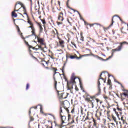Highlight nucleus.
Returning <instances> with one entry per match:
<instances>
[{
  "mask_svg": "<svg viewBox=\"0 0 128 128\" xmlns=\"http://www.w3.org/2000/svg\"><path fill=\"white\" fill-rule=\"evenodd\" d=\"M62 75H63L64 78L65 80V82H66L67 84L68 82H70L68 80V78H66V74H62Z\"/></svg>",
  "mask_w": 128,
  "mask_h": 128,
  "instance_id": "393cba45",
  "label": "nucleus"
},
{
  "mask_svg": "<svg viewBox=\"0 0 128 128\" xmlns=\"http://www.w3.org/2000/svg\"><path fill=\"white\" fill-rule=\"evenodd\" d=\"M110 114V110H108L107 111V116H108Z\"/></svg>",
  "mask_w": 128,
  "mask_h": 128,
  "instance_id": "79ce46f5",
  "label": "nucleus"
},
{
  "mask_svg": "<svg viewBox=\"0 0 128 128\" xmlns=\"http://www.w3.org/2000/svg\"><path fill=\"white\" fill-rule=\"evenodd\" d=\"M66 60H68V58H70L71 60H74V58H76V60H80L81 58L80 57H78L76 56H72L70 54H67L66 55Z\"/></svg>",
  "mask_w": 128,
  "mask_h": 128,
  "instance_id": "6e6552de",
  "label": "nucleus"
},
{
  "mask_svg": "<svg viewBox=\"0 0 128 128\" xmlns=\"http://www.w3.org/2000/svg\"><path fill=\"white\" fill-rule=\"evenodd\" d=\"M52 70L54 72V76H56V71L58 70V69L56 68H52Z\"/></svg>",
  "mask_w": 128,
  "mask_h": 128,
  "instance_id": "412c9836",
  "label": "nucleus"
},
{
  "mask_svg": "<svg viewBox=\"0 0 128 128\" xmlns=\"http://www.w3.org/2000/svg\"><path fill=\"white\" fill-rule=\"evenodd\" d=\"M58 26H60V24H62V22H57Z\"/></svg>",
  "mask_w": 128,
  "mask_h": 128,
  "instance_id": "de8ad7c7",
  "label": "nucleus"
},
{
  "mask_svg": "<svg viewBox=\"0 0 128 128\" xmlns=\"http://www.w3.org/2000/svg\"><path fill=\"white\" fill-rule=\"evenodd\" d=\"M45 68H46V70H48V66H46Z\"/></svg>",
  "mask_w": 128,
  "mask_h": 128,
  "instance_id": "69168bd1",
  "label": "nucleus"
},
{
  "mask_svg": "<svg viewBox=\"0 0 128 128\" xmlns=\"http://www.w3.org/2000/svg\"><path fill=\"white\" fill-rule=\"evenodd\" d=\"M108 104V106L106 107L108 110H110V103H107Z\"/></svg>",
  "mask_w": 128,
  "mask_h": 128,
  "instance_id": "f704fd0d",
  "label": "nucleus"
},
{
  "mask_svg": "<svg viewBox=\"0 0 128 128\" xmlns=\"http://www.w3.org/2000/svg\"><path fill=\"white\" fill-rule=\"evenodd\" d=\"M112 118L115 122L118 123V121H116V116H114V115H112Z\"/></svg>",
  "mask_w": 128,
  "mask_h": 128,
  "instance_id": "a878e982",
  "label": "nucleus"
},
{
  "mask_svg": "<svg viewBox=\"0 0 128 128\" xmlns=\"http://www.w3.org/2000/svg\"><path fill=\"white\" fill-rule=\"evenodd\" d=\"M41 22H42L43 24H46V20H41Z\"/></svg>",
  "mask_w": 128,
  "mask_h": 128,
  "instance_id": "c9c22d12",
  "label": "nucleus"
},
{
  "mask_svg": "<svg viewBox=\"0 0 128 128\" xmlns=\"http://www.w3.org/2000/svg\"><path fill=\"white\" fill-rule=\"evenodd\" d=\"M59 16H64V13H62V12H61Z\"/></svg>",
  "mask_w": 128,
  "mask_h": 128,
  "instance_id": "603ef678",
  "label": "nucleus"
},
{
  "mask_svg": "<svg viewBox=\"0 0 128 128\" xmlns=\"http://www.w3.org/2000/svg\"><path fill=\"white\" fill-rule=\"evenodd\" d=\"M71 10H74V12H78V14H79V16L80 18V20H83V22H84V24H85V26H86V24L88 25V23L86 22L84 20V19L82 18V15H80V12H78V11L76 10H74L73 8H71Z\"/></svg>",
  "mask_w": 128,
  "mask_h": 128,
  "instance_id": "1a4fd4ad",
  "label": "nucleus"
},
{
  "mask_svg": "<svg viewBox=\"0 0 128 128\" xmlns=\"http://www.w3.org/2000/svg\"><path fill=\"white\" fill-rule=\"evenodd\" d=\"M62 107L61 106L60 107V114L62 124H65L66 122V116L62 115Z\"/></svg>",
  "mask_w": 128,
  "mask_h": 128,
  "instance_id": "39448f33",
  "label": "nucleus"
},
{
  "mask_svg": "<svg viewBox=\"0 0 128 128\" xmlns=\"http://www.w3.org/2000/svg\"><path fill=\"white\" fill-rule=\"evenodd\" d=\"M40 32H42V30H44V28H42V26H40Z\"/></svg>",
  "mask_w": 128,
  "mask_h": 128,
  "instance_id": "2f4dec72",
  "label": "nucleus"
},
{
  "mask_svg": "<svg viewBox=\"0 0 128 128\" xmlns=\"http://www.w3.org/2000/svg\"><path fill=\"white\" fill-rule=\"evenodd\" d=\"M30 2V5L32 6V0H29Z\"/></svg>",
  "mask_w": 128,
  "mask_h": 128,
  "instance_id": "864d4df0",
  "label": "nucleus"
},
{
  "mask_svg": "<svg viewBox=\"0 0 128 128\" xmlns=\"http://www.w3.org/2000/svg\"><path fill=\"white\" fill-rule=\"evenodd\" d=\"M32 108H30V111H29L30 116V114H31L30 110H32Z\"/></svg>",
  "mask_w": 128,
  "mask_h": 128,
  "instance_id": "6e6d98bb",
  "label": "nucleus"
},
{
  "mask_svg": "<svg viewBox=\"0 0 128 128\" xmlns=\"http://www.w3.org/2000/svg\"><path fill=\"white\" fill-rule=\"evenodd\" d=\"M102 72L101 74H100V77L98 78V95L100 94L102 92L100 90V80H102L104 82H106V80L102 78Z\"/></svg>",
  "mask_w": 128,
  "mask_h": 128,
  "instance_id": "423d86ee",
  "label": "nucleus"
},
{
  "mask_svg": "<svg viewBox=\"0 0 128 128\" xmlns=\"http://www.w3.org/2000/svg\"><path fill=\"white\" fill-rule=\"evenodd\" d=\"M25 43L26 44V46H28V51L30 52H32V50H30V48H32V46H30L29 44H28V42H26V41H25Z\"/></svg>",
  "mask_w": 128,
  "mask_h": 128,
  "instance_id": "6ab92c4d",
  "label": "nucleus"
},
{
  "mask_svg": "<svg viewBox=\"0 0 128 128\" xmlns=\"http://www.w3.org/2000/svg\"><path fill=\"white\" fill-rule=\"evenodd\" d=\"M38 48L39 50H44V48L42 47L41 46H38Z\"/></svg>",
  "mask_w": 128,
  "mask_h": 128,
  "instance_id": "72a5a7b5",
  "label": "nucleus"
},
{
  "mask_svg": "<svg viewBox=\"0 0 128 128\" xmlns=\"http://www.w3.org/2000/svg\"><path fill=\"white\" fill-rule=\"evenodd\" d=\"M75 80H76V76H72L70 82H68L67 83L68 89L70 90L71 94H72V88H74L72 86L74 84H76Z\"/></svg>",
  "mask_w": 128,
  "mask_h": 128,
  "instance_id": "7ed1b4c3",
  "label": "nucleus"
},
{
  "mask_svg": "<svg viewBox=\"0 0 128 128\" xmlns=\"http://www.w3.org/2000/svg\"><path fill=\"white\" fill-rule=\"evenodd\" d=\"M43 114H44V116H52L54 118V122L55 124V126H58V123L56 122V116H54V115L52 114H48V113H44V112Z\"/></svg>",
  "mask_w": 128,
  "mask_h": 128,
  "instance_id": "0eeeda50",
  "label": "nucleus"
},
{
  "mask_svg": "<svg viewBox=\"0 0 128 128\" xmlns=\"http://www.w3.org/2000/svg\"><path fill=\"white\" fill-rule=\"evenodd\" d=\"M86 26H90V27H91V26H94V24H88H88H86Z\"/></svg>",
  "mask_w": 128,
  "mask_h": 128,
  "instance_id": "8fccbe9b",
  "label": "nucleus"
},
{
  "mask_svg": "<svg viewBox=\"0 0 128 128\" xmlns=\"http://www.w3.org/2000/svg\"><path fill=\"white\" fill-rule=\"evenodd\" d=\"M17 4H20V2H17Z\"/></svg>",
  "mask_w": 128,
  "mask_h": 128,
  "instance_id": "680f3d73",
  "label": "nucleus"
},
{
  "mask_svg": "<svg viewBox=\"0 0 128 128\" xmlns=\"http://www.w3.org/2000/svg\"><path fill=\"white\" fill-rule=\"evenodd\" d=\"M124 128H128V124H125Z\"/></svg>",
  "mask_w": 128,
  "mask_h": 128,
  "instance_id": "a18cd8bd",
  "label": "nucleus"
},
{
  "mask_svg": "<svg viewBox=\"0 0 128 128\" xmlns=\"http://www.w3.org/2000/svg\"><path fill=\"white\" fill-rule=\"evenodd\" d=\"M48 122H50L51 124V126H50L49 128H52V122L50 120L48 121Z\"/></svg>",
  "mask_w": 128,
  "mask_h": 128,
  "instance_id": "58836bf2",
  "label": "nucleus"
},
{
  "mask_svg": "<svg viewBox=\"0 0 128 128\" xmlns=\"http://www.w3.org/2000/svg\"><path fill=\"white\" fill-rule=\"evenodd\" d=\"M76 124H78V117H76Z\"/></svg>",
  "mask_w": 128,
  "mask_h": 128,
  "instance_id": "a19ab883",
  "label": "nucleus"
},
{
  "mask_svg": "<svg viewBox=\"0 0 128 128\" xmlns=\"http://www.w3.org/2000/svg\"><path fill=\"white\" fill-rule=\"evenodd\" d=\"M104 98L106 102V104H108V100H110V98L107 96H104Z\"/></svg>",
  "mask_w": 128,
  "mask_h": 128,
  "instance_id": "aec40b11",
  "label": "nucleus"
},
{
  "mask_svg": "<svg viewBox=\"0 0 128 128\" xmlns=\"http://www.w3.org/2000/svg\"><path fill=\"white\" fill-rule=\"evenodd\" d=\"M66 66V65H64L62 68H60L61 70H62V74H64V68Z\"/></svg>",
  "mask_w": 128,
  "mask_h": 128,
  "instance_id": "b1692460",
  "label": "nucleus"
},
{
  "mask_svg": "<svg viewBox=\"0 0 128 128\" xmlns=\"http://www.w3.org/2000/svg\"><path fill=\"white\" fill-rule=\"evenodd\" d=\"M16 27H17V30H18V34L20 36H21L22 38V32H20V28L18 26H16Z\"/></svg>",
  "mask_w": 128,
  "mask_h": 128,
  "instance_id": "a211bd4d",
  "label": "nucleus"
},
{
  "mask_svg": "<svg viewBox=\"0 0 128 128\" xmlns=\"http://www.w3.org/2000/svg\"><path fill=\"white\" fill-rule=\"evenodd\" d=\"M12 16L14 18H16V16H18V14H16V13H15L14 12H12Z\"/></svg>",
  "mask_w": 128,
  "mask_h": 128,
  "instance_id": "4be33fe9",
  "label": "nucleus"
},
{
  "mask_svg": "<svg viewBox=\"0 0 128 128\" xmlns=\"http://www.w3.org/2000/svg\"><path fill=\"white\" fill-rule=\"evenodd\" d=\"M119 19L120 20V22H123V24L124 23V21H122V18H120V17Z\"/></svg>",
  "mask_w": 128,
  "mask_h": 128,
  "instance_id": "5fc2aeb1",
  "label": "nucleus"
},
{
  "mask_svg": "<svg viewBox=\"0 0 128 128\" xmlns=\"http://www.w3.org/2000/svg\"><path fill=\"white\" fill-rule=\"evenodd\" d=\"M80 36H81V38H80V40H82V42H84V36H82V33L80 34Z\"/></svg>",
  "mask_w": 128,
  "mask_h": 128,
  "instance_id": "7c9ffc66",
  "label": "nucleus"
},
{
  "mask_svg": "<svg viewBox=\"0 0 128 128\" xmlns=\"http://www.w3.org/2000/svg\"><path fill=\"white\" fill-rule=\"evenodd\" d=\"M85 100L88 104H90L92 106V108H94V96H92L88 94H86Z\"/></svg>",
  "mask_w": 128,
  "mask_h": 128,
  "instance_id": "20e7f679",
  "label": "nucleus"
},
{
  "mask_svg": "<svg viewBox=\"0 0 128 128\" xmlns=\"http://www.w3.org/2000/svg\"><path fill=\"white\" fill-rule=\"evenodd\" d=\"M92 120H93V122H94V126H96V120H94V118H92Z\"/></svg>",
  "mask_w": 128,
  "mask_h": 128,
  "instance_id": "c85d7f7f",
  "label": "nucleus"
},
{
  "mask_svg": "<svg viewBox=\"0 0 128 128\" xmlns=\"http://www.w3.org/2000/svg\"><path fill=\"white\" fill-rule=\"evenodd\" d=\"M32 36H34L36 38H37L38 42H43L44 39L38 38L35 32H32Z\"/></svg>",
  "mask_w": 128,
  "mask_h": 128,
  "instance_id": "ddd939ff",
  "label": "nucleus"
},
{
  "mask_svg": "<svg viewBox=\"0 0 128 128\" xmlns=\"http://www.w3.org/2000/svg\"><path fill=\"white\" fill-rule=\"evenodd\" d=\"M68 2H70V0H68V2H66V6H68Z\"/></svg>",
  "mask_w": 128,
  "mask_h": 128,
  "instance_id": "4d7b16f0",
  "label": "nucleus"
},
{
  "mask_svg": "<svg viewBox=\"0 0 128 128\" xmlns=\"http://www.w3.org/2000/svg\"><path fill=\"white\" fill-rule=\"evenodd\" d=\"M114 16H116L117 18H120V16H118V15H114L112 16V24L109 26V27L110 28V26H112L114 24Z\"/></svg>",
  "mask_w": 128,
  "mask_h": 128,
  "instance_id": "f3484780",
  "label": "nucleus"
},
{
  "mask_svg": "<svg viewBox=\"0 0 128 128\" xmlns=\"http://www.w3.org/2000/svg\"><path fill=\"white\" fill-rule=\"evenodd\" d=\"M32 58H34L35 60H36V57H34V56L32 55Z\"/></svg>",
  "mask_w": 128,
  "mask_h": 128,
  "instance_id": "bf43d9fd",
  "label": "nucleus"
},
{
  "mask_svg": "<svg viewBox=\"0 0 128 128\" xmlns=\"http://www.w3.org/2000/svg\"><path fill=\"white\" fill-rule=\"evenodd\" d=\"M59 42H60V45L64 44V42L62 40H60Z\"/></svg>",
  "mask_w": 128,
  "mask_h": 128,
  "instance_id": "c756f323",
  "label": "nucleus"
},
{
  "mask_svg": "<svg viewBox=\"0 0 128 128\" xmlns=\"http://www.w3.org/2000/svg\"><path fill=\"white\" fill-rule=\"evenodd\" d=\"M117 84H120L122 88H124V86H122V84L120 82H117Z\"/></svg>",
  "mask_w": 128,
  "mask_h": 128,
  "instance_id": "ea45409f",
  "label": "nucleus"
},
{
  "mask_svg": "<svg viewBox=\"0 0 128 128\" xmlns=\"http://www.w3.org/2000/svg\"><path fill=\"white\" fill-rule=\"evenodd\" d=\"M58 20H62H62H64V17L60 15H59L58 16Z\"/></svg>",
  "mask_w": 128,
  "mask_h": 128,
  "instance_id": "5701e85b",
  "label": "nucleus"
},
{
  "mask_svg": "<svg viewBox=\"0 0 128 128\" xmlns=\"http://www.w3.org/2000/svg\"><path fill=\"white\" fill-rule=\"evenodd\" d=\"M68 24H70V26H72V22H68Z\"/></svg>",
  "mask_w": 128,
  "mask_h": 128,
  "instance_id": "052dcab7",
  "label": "nucleus"
},
{
  "mask_svg": "<svg viewBox=\"0 0 128 128\" xmlns=\"http://www.w3.org/2000/svg\"><path fill=\"white\" fill-rule=\"evenodd\" d=\"M128 44L126 42H124L120 44V46H118V48L112 50V56H110L108 58L106 59H104L101 57H100L98 55H96L94 54H92V56L95 58H98V60H102V62H106V60H110L112 56H114V52H120L122 50V44Z\"/></svg>",
  "mask_w": 128,
  "mask_h": 128,
  "instance_id": "f03ea898",
  "label": "nucleus"
},
{
  "mask_svg": "<svg viewBox=\"0 0 128 128\" xmlns=\"http://www.w3.org/2000/svg\"><path fill=\"white\" fill-rule=\"evenodd\" d=\"M100 44H101V46H104V43H100Z\"/></svg>",
  "mask_w": 128,
  "mask_h": 128,
  "instance_id": "0e129e2a",
  "label": "nucleus"
},
{
  "mask_svg": "<svg viewBox=\"0 0 128 128\" xmlns=\"http://www.w3.org/2000/svg\"><path fill=\"white\" fill-rule=\"evenodd\" d=\"M86 120H89L88 116H87L86 118H85Z\"/></svg>",
  "mask_w": 128,
  "mask_h": 128,
  "instance_id": "3c124183",
  "label": "nucleus"
},
{
  "mask_svg": "<svg viewBox=\"0 0 128 128\" xmlns=\"http://www.w3.org/2000/svg\"><path fill=\"white\" fill-rule=\"evenodd\" d=\"M14 12H18V10H14Z\"/></svg>",
  "mask_w": 128,
  "mask_h": 128,
  "instance_id": "338daca9",
  "label": "nucleus"
},
{
  "mask_svg": "<svg viewBox=\"0 0 128 128\" xmlns=\"http://www.w3.org/2000/svg\"><path fill=\"white\" fill-rule=\"evenodd\" d=\"M120 120L122 122L123 124H128V123H126V117L122 116Z\"/></svg>",
  "mask_w": 128,
  "mask_h": 128,
  "instance_id": "dca6fc26",
  "label": "nucleus"
},
{
  "mask_svg": "<svg viewBox=\"0 0 128 128\" xmlns=\"http://www.w3.org/2000/svg\"><path fill=\"white\" fill-rule=\"evenodd\" d=\"M75 90H76L77 92H78V86H76Z\"/></svg>",
  "mask_w": 128,
  "mask_h": 128,
  "instance_id": "49530a36",
  "label": "nucleus"
},
{
  "mask_svg": "<svg viewBox=\"0 0 128 128\" xmlns=\"http://www.w3.org/2000/svg\"><path fill=\"white\" fill-rule=\"evenodd\" d=\"M30 88V84H27L26 86V90H28Z\"/></svg>",
  "mask_w": 128,
  "mask_h": 128,
  "instance_id": "473e14b6",
  "label": "nucleus"
},
{
  "mask_svg": "<svg viewBox=\"0 0 128 128\" xmlns=\"http://www.w3.org/2000/svg\"><path fill=\"white\" fill-rule=\"evenodd\" d=\"M72 114H74V108H73L71 110Z\"/></svg>",
  "mask_w": 128,
  "mask_h": 128,
  "instance_id": "37998d69",
  "label": "nucleus"
},
{
  "mask_svg": "<svg viewBox=\"0 0 128 128\" xmlns=\"http://www.w3.org/2000/svg\"><path fill=\"white\" fill-rule=\"evenodd\" d=\"M34 120V117L30 116V122H32Z\"/></svg>",
  "mask_w": 128,
  "mask_h": 128,
  "instance_id": "4c0bfd02",
  "label": "nucleus"
},
{
  "mask_svg": "<svg viewBox=\"0 0 128 128\" xmlns=\"http://www.w3.org/2000/svg\"><path fill=\"white\" fill-rule=\"evenodd\" d=\"M2 128H8V127H2Z\"/></svg>",
  "mask_w": 128,
  "mask_h": 128,
  "instance_id": "774afa93",
  "label": "nucleus"
},
{
  "mask_svg": "<svg viewBox=\"0 0 128 128\" xmlns=\"http://www.w3.org/2000/svg\"><path fill=\"white\" fill-rule=\"evenodd\" d=\"M96 116L97 118V120H100V116H102V112L97 110L96 111Z\"/></svg>",
  "mask_w": 128,
  "mask_h": 128,
  "instance_id": "f8f14e48",
  "label": "nucleus"
},
{
  "mask_svg": "<svg viewBox=\"0 0 128 128\" xmlns=\"http://www.w3.org/2000/svg\"><path fill=\"white\" fill-rule=\"evenodd\" d=\"M58 4H59V6H60V2L58 1Z\"/></svg>",
  "mask_w": 128,
  "mask_h": 128,
  "instance_id": "e2e57ef3",
  "label": "nucleus"
},
{
  "mask_svg": "<svg viewBox=\"0 0 128 128\" xmlns=\"http://www.w3.org/2000/svg\"><path fill=\"white\" fill-rule=\"evenodd\" d=\"M40 112H42V114H44V111L42 110V106H40Z\"/></svg>",
  "mask_w": 128,
  "mask_h": 128,
  "instance_id": "c03bdc74",
  "label": "nucleus"
},
{
  "mask_svg": "<svg viewBox=\"0 0 128 128\" xmlns=\"http://www.w3.org/2000/svg\"><path fill=\"white\" fill-rule=\"evenodd\" d=\"M32 49H33V50H39V48H34H34H32Z\"/></svg>",
  "mask_w": 128,
  "mask_h": 128,
  "instance_id": "09e8293b",
  "label": "nucleus"
},
{
  "mask_svg": "<svg viewBox=\"0 0 128 128\" xmlns=\"http://www.w3.org/2000/svg\"><path fill=\"white\" fill-rule=\"evenodd\" d=\"M68 122H70V124H74V117H72V115L70 114H68Z\"/></svg>",
  "mask_w": 128,
  "mask_h": 128,
  "instance_id": "9b49d317",
  "label": "nucleus"
},
{
  "mask_svg": "<svg viewBox=\"0 0 128 128\" xmlns=\"http://www.w3.org/2000/svg\"><path fill=\"white\" fill-rule=\"evenodd\" d=\"M54 88L55 90L57 91L58 94V98H59L60 102V106H62L64 110L67 112L68 114L70 113V110H68V106H70V103L67 100H64V98H68V96L69 94L64 93L62 92L60 90H56V84H58V82L56 80V78H54Z\"/></svg>",
  "mask_w": 128,
  "mask_h": 128,
  "instance_id": "f257e3e1",
  "label": "nucleus"
},
{
  "mask_svg": "<svg viewBox=\"0 0 128 128\" xmlns=\"http://www.w3.org/2000/svg\"><path fill=\"white\" fill-rule=\"evenodd\" d=\"M40 44H42V46H44V42H40Z\"/></svg>",
  "mask_w": 128,
  "mask_h": 128,
  "instance_id": "13d9d810",
  "label": "nucleus"
},
{
  "mask_svg": "<svg viewBox=\"0 0 128 128\" xmlns=\"http://www.w3.org/2000/svg\"><path fill=\"white\" fill-rule=\"evenodd\" d=\"M122 91L124 92L120 94V96L122 97V96H124L125 98H128V90H122Z\"/></svg>",
  "mask_w": 128,
  "mask_h": 128,
  "instance_id": "2eb2a0df",
  "label": "nucleus"
},
{
  "mask_svg": "<svg viewBox=\"0 0 128 128\" xmlns=\"http://www.w3.org/2000/svg\"><path fill=\"white\" fill-rule=\"evenodd\" d=\"M108 84H109V86H112V81L110 80V79L108 78L107 82Z\"/></svg>",
  "mask_w": 128,
  "mask_h": 128,
  "instance_id": "cd10ccee",
  "label": "nucleus"
},
{
  "mask_svg": "<svg viewBox=\"0 0 128 128\" xmlns=\"http://www.w3.org/2000/svg\"><path fill=\"white\" fill-rule=\"evenodd\" d=\"M23 10H24V14H26V16H28V14L26 12V7L24 6L23 7Z\"/></svg>",
  "mask_w": 128,
  "mask_h": 128,
  "instance_id": "bb28decb",
  "label": "nucleus"
},
{
  "mask_svg": "<svg viewBox=\"0 0 128 128\" xmlns=\"http://www.w3.org/2000/svg\"><path fill=\"white\" fill-rule=\"evenodd\" d=\"M118 110L120 112V114H122V108H117Z\"/></svg>",
  "mask_w": 128,
  "mask_h": 128,
  "instance_id": "e433bc0d",
  "label": "nucleus"
},
{
  "mask_svg": "<svg viewBox=\"0 0 128 128\" xmlns=\"http://www.w3.org/2000/svg\"><path fill=\"white\" fill-rule=\"evenodd\" d=\"M27 22H28V24H29L30 25V26H29L28 28H32V32H34V24H33L32 22L30 20H28V21Z\"/></svg>",
  "mask_w": 128,
  "mask_h": 128,
  "instance_id": "4468645a",
  "label": "nucleus"
},
{
  "mask_svg": "<svg viewBox=\"0 0 128 128\" xmlns=\"http://www.w3.org/2000/svg\"><path fill=\"white\" fill-rule=\"evenodd\" d=\"M71 10H74V12H78V14H79V16L80 18V20H83V22H84V24H85V26H86V24L88 25V23L86 22L84 20V19L82 18V15H80V12H78V11L76 10H74L73 8H71Z\"/></svg>",
  "mask_w": 128,
  "mask_h": 128,
  "instance_id": "9d476101",
  "label": "nucleus"
}]
</instances>
